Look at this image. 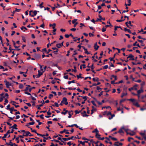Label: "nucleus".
Listing matches in <instances>:
<instances>
[{"label":"nucleus","instance_id":"nucleus-1","mask_svg":"<svg viewBox=\"0 0 146 146\" xmlns=\"http://www.w3.org/2000/svg\"><path fill=\"white\" fill-rule=\"evenodd\" d=\"M10 133V131L9 130L7 131V132L4 135V136L2 138V139H3L4 141H6V139L4 138L6 137L8 135V134H9Z\"/></svg>","mask_w":146,"mask_h":146},{"label":"nucleus","instance_id":"nucleus-2","mask_svg":"<svg viewBox=\"0 0 146 146\" xmlns=\"http://www.w3.org/2000/svg\"><path fill=\"white\" fill-rule=\"evenodd\" d=\"M62 101L64 102V104L65 105H67L68 104L67 102V99L66 97H64L62 98Z\"/></svg>","mask_w":146,"mask_h":146},{"label":"nucleus","instance_id":"nucleus-3","mask_svg":"<svg viewBox=\"0 0 146 146\" xmlns=\"http://www.w3.org/2000/svg\"><path fill=\"white\" fill-rule=\"evenodd\" d=\"M92 132L93 133H96V137L97 136L100 134H98L99 131L98 130L97 128L95 129L94 131H92Z\"/></svg>","mask_w":146,"mask_h":146},{"label":"nucleus","instance_id":"nucleus-4","mask_svg":"<svg viewBox=\"0 0 146 146\" xmlns=\"http://www.w3.org/2000/svg\"><path fill=\"white\" fill-rule=\"evenodd\" d=\"M68 131V130L64 129V130L63 131H60V134H62L64 133H65L66 134H69L70 133Z\"/></svg>","mask_w":146,"mask_h":146},{"label":"nucleus","instance_id":"nucleus-5","mask_svg":"<svg viewBox=\"0 0 146 146\" xmlns=\"http://www.w3.org/2000/svg\"><path fill=\"white\" fill-rule=\"evenodd\" d=\"M35 57L36 59H39L40 58H41V55L39 54H35Z\"/></svg>","mask_w":146,"mask_h":146},{"label":"nucleus","instance_id":"nucleus-6","mask_svg":"<svg viewBox=\"0 0 146 146\" xmlns=\"http://www.w3.org/2000/svg\"><path fill=\"white\" fill-rule=\"evenodd\" d=\"M86 112L85 111H84L83 112H81V114L83 117H88L89 115L86 114Z\"/></svg>","mask_w":146,"mask_h":146},{"label":"nucleus","instance_id":"nucleus-7","mask_svg":"<svg viewBox=\"0 0 146 146\" xmlns=\"http://www.w3.org/2000/svg\"><path fill=\"white\" fill-rule=\"evenodd\" d=\"M38 74L36 76V78H39L41 75L44 72V71L42 72H41L40 70H38Z\"/></svg>","mask_w":146,"mask_h":146},{"label":"nucleus","instance_id":"nucleus-8","mask_svg":"<svg viewBox=\"0 0 146 146\" xmlns=\"http://www.w3.org/2000/svg\"><path fill=\"white\" fill-rule=\"evenodd\" d=\"M52 49L53 50H56V51H53L52 52L53 53L55 54H57V52H58V50L56 47H52Z\"/></svg>","mask_w":146,"mask_h":146},{"label":"nucleus","instance_id":"nucleus-9","mask_svg":"<svg viewBox=\"0 0 146 146\" xmlns=\"http://www.w3.org/2000/svg\"><path fill=\"white\" fill-rule=\"evenodd\" d=\"M35 123V122L33 121L31 122H29L28 124H27L25 125L26 126L28 127V128L29 127V125H33Z\"/></svg>","mask_w":146,"mask_h":146},{"label":"nucleus","instance_id":"nucleus-10","mask_svg":"<svg viewBox=\"0 0 146 146\" xmlns=\"http://www.w3.org/2000/svg\"><path fill=\"white\" fill-rule=\"evenodd\" d=\"M94 49L96 50H97L99 48V46L97 45V42L94 45Z\"/></svg>","mask_w":146,"mask_h":146},{"label":"nucleus","instance_id":"nucleus-11","mask_svg":"<svg viewBox=\"0 0 146 146\" xmlns=\"http://www.w3.org/2000/svg\"><path fill=\"white\" fill-rule=\"evenodd\" d=\"M82 98L83 99H84V101H83L82 102V104H83L85 103V101L87 100V97L86 96H84V97H82Z\"/></svg>","mask_w":146,"mask_h":146},{"label":"nucleus","instance_id":"nucleus-12","mask_svg":"<svg viewBox=\"0 0 146 146\" xmlns=\"http://www.w3.org/2000/svg\"><path fill=\"white\" fill-rule=\"evenodd\" d=\"M130 58L129 60H135V58L134 57V56L133 55H132V54H130Z\"/></svg>","mask_w":146,"mask_h":146},{"label":"nucleus","instance_id":"nucleus-13","mask_svg":"<svg viewBox=\"0 0 146 146\" xmlns=\"http://www.w3.org/2000/svg\"><path fill=\"white\" fill-rule=\"evenodd\" d=\"M25 133H26L25 134L24 133L23 134V136L27 137L30 134V132L29 131H26Z\"/></svg>","mask_w":146,"mask_h":146},{"label":"nucleus","instance_id":"nucleus-14","mask_svg":"<svg viewBox=\"0 0 146 146\" xmlns=\"http://www.w3.org/2000/svg\"><path fill=\"white\" fill-rule=\"evenodd\" d=\"M92 97L96 101V102L98 104L100 105H101L102 104V102H99V101H98L97 100V99H96V98H94V97Z\"/></svg>","mask_w":146,"mask_h":146},{"label":"nucleus","instance_id":"nucleus-15","mask_svg":"<svg viewBox=\"0 0 146 146\" xmlns=\"http://www.w3.org/2000/svg\"><path fill=\"white\" fill-rule=\"evenodd\" d=\"M94 64H92V66H91L90 67V68L91 69V70H92V72L93 73H94V74H95L96 73V72H95L94 70Z\"/></svg>","mask_w":146,"mask_h":146},{"label":"nucleus","instance_id":"nucleus-16","mask_svg":"<svg viewBox=\"0 0 146 146\" xmlns=\"http://www.w3.org/2000/svg\"><path fill=\"white\" fill-rule=\"evenodd\" d=\"M17 124H15L13 126L11 127L10 128H11L15 129H17L18 128L17 127Z\"/></svg>","mask_w":146,"mask_h":146},{"label":"nucleus","instance_id":"nucleus-17","mask_svg":"<svg viewBox=\"0 0 146 146\" xmlns=\"http://www.w3.org/2000/svg\"><path fill=\"white\" fill-rule=\"evenodd\" d=\"M37 12H39V11H37L36 10H35L33 12V13L34 14L33 15H31V17H34V16H36L37 14Z\"/></svg>","mask_w":146,"mask_h":146},{"label":"nucleus","instance_id":"nucleus-18","mask_svg":"<svg viewBox=\"0 0 146 146\" xmlns=\"http://www.w3.org/2000/svg\"><path fill=\"white\" fill-rule=\"evenodd\" d=\"M133 105L134 106H135L137 107H140V105L138 104L137 102H133Z\"/></svg>","mask_w":146,"mask_h":146},{"label":"nucleus","instance_id":"nucleus-19","mask_svg":"<svg viewBox=\"0 0 146 146\" xmlns=\"http://www.w3.org/2000/svg\"><path fill=\"white\" fill-rule=\"evenodd\" d=\"M92 108L93 109L91 110V114H92L94 113V111H96V108H95L94 107V106H92Z\"/></svg>","mask_w":146,"mask_h":146},{"label":"nucleus","instance_id":"nucleus-20","mask_svg":"<svg viewBox=\"0 0 146 146\" xmlns=\"http://www.w3.org/2000/svg\"><path fill=\"white\" fill-rule=\"evenodd\" d=\"M98 135L99 137H96V138H97L98 140H103L105 139V138H104V137L101 138L100 137V135Z\"/></svg>","mask_w":146,"mask_h":146},{"label":"nucleus","instance_id":"nucleus-21","mask_svg":"<svg viewBox=\"0 0 146 146\" xmlns=\"http://www.w3.org/2000/svg\"><path fill=\"white\" fill-rule=\"evenodd\" d=\"M117 28H120L121 29V30H123L121 28V27L120 26H115L114 30V32H115V31L117 30Z\"/></svg>","mask_w":146,"mask_h":146},{"label":"nucleus","instance_id":"nucleus-22","mask_svg":"<svg viewBox=\"0 0 146 146\" xmlns=\"http://www.w3.org/2000/svg\"><path fill=\"white\" fill-rule=\"evenodd\" d=\"M117 28H120L121 29V30H123L121 28V27L120 26H115L114 30V32H115V31L117 30Z\"/></svg>","mask_w":146,"mask_h":146},{"label":"nucleus","instance_id":"nucleus-23","mask_svg":"<svg viewBox=\"0 0 146 146\" xmlns=\"http://www.w3.org/2000/svg\"><path fill=\"white\" fill-rule=\"evenodd\" d=\"M142 87H141L140 90H139L137 91V94H140L141 93L143 92V90L142 89Z\"/></svg>","mask_w":146,"mask_h":146},{"label":"nucleus","instance_id":"nucleus-24","mask_svg":"<svg viewBox=\"0 0 146 146\" xmlns=\"http://www.w3.org/2000/svg\"><path fill=\"white\" fill-rule=\"evenodd\" d=\"M107 23H108L109 24V25H107L106 26H105V27H109L110 26H111V27H113V26L112 25H111V24L110 23V21H108L107 22Z\"/></svg>","mask_w":146,"mask_h":146},{"label":"nucleus","instance_id":"nucleus-25","mask_svg":"<svg viewBox=\"0 0 146 146\" xmlns=\"http://www.w3.org/2000/svg\"><path fill=\"white\" fill-rule=\"evenodd\" d=\"M82 75V74L80 73L79 74V75H76V77L78 79H79V78H84L81 76Z\"/></svg>","mask_w":146,"mask_h":146},{"label":"nucleus","instance_id":"nucleus-26","mask_svg":"<svg viewBox=\"0 0 146 146\" xmlns=\"http://www.w3.org/2000/svg\"><path fill=\"white\" fill-rule=\"evenodd\" d=\"M44 3L43 2H42L41 3V4H40L39 5H36L38 6H39V7L40 8H42L44 7V6L42 5Z\"/></svg>","mask_w":146,"mask_h":146},{"label":"nucleus","instance_id":"nucleus-27","mask_svg":"<svg viewBox=\"0 0 146 146\" xmlns=\"http://www.w3.org/2000/svg\"><path fill=\"white\" fill-rule=\"evenodd\" d=\"M74 69H72V72H77V70H76V66H74Z\"/></svg>","mask_w":146,"mask_h":146},{"label":"nucleus","instance_id":"nucleus-28","mask_svg":"<svg viewBox=\"0 0 146 146\" xmlns=\"http://www.w3.org/2000/svg\"><path fill=\"white\" fill-rule=\"evenodd\" d=\"M43 106V105H42V104H41L39 106L37 105L36 106V107H37V108L38 110H40L41 108L40 107L42 106Z\"/></svg>","mask_w":146,"mask_h":146},{"label":"nucleus","instance_id":"nucleus-29","mask_svg":"<svg viewBox=\"0 0 146 146\" xmlns=\"http://www.w3.org/2000/svg\"><path fill=\"white\" fill-rule=\"evenodd\" d=\"M127 100L128 101H130L131 102H132L133 103V102H135V100L134 99H127Z\"/></svg>","mask_w":146,"mask_h":146},{"label":"nucleus","instance_id":"nucleus-30","mask_svg":"<svg viewBox=\"0 0 146 146\" xmlns=\"http://www.w3.org/2000/svg\"><path fill=\"white\" fill-rule=\"evenodd\" d=\"M0 6L2 7L3 8V9H4V8L5 7L6 4L5 3H1L0 4Z\"/></svg>","mask_w":146,"mask_h":146},{"label":"nucleus","instance_id":"nucleus-31","mask_svg":"<svg viewBox=\"0 0 146 146\" xmlns=\"http://www.w3.org/2000/svg\"><path fill=\"white\" fill-rule=\"evenodd\" d=\"M52 106H56V107H59V105L57 103L55 102L54 103V104L52 105Z\"/></svg>","mask_w":146,"mask_h":146},{"label":"nucleus","instance_id":"nucleus-32","mask_svg":"<svg viewBox=\"0 0 146 146\" xmlns=\"http://www.w3.org/2000/svg\"><path fill=\"white\" fill-rule=\"evenodd\" d=\"M132 64L133 65H137V64H141V63L140 62H138L137 63H134V62H132Z\"/></svg>","mask_w":146,"mask_h":146},{"label":"nucleus","instance_id":"nucleus-33","mask_svg":"<svg viewBox=\"0 0 146 146\" xmlns=\"http://www.w3.org/2000/svg\"><path fill=\"white\" fill-rule=\"evenodd\" d=\"M138 86V85L137 84H135V85H134L133 86V89H134L135 90H137V88H136V87H137Z\"/></svg>","mask_w":146,"mask_h":146},{"label":"nucleus","instance_id":"nucleus-34","mask_svg":"<svg viewBox=\"0 0 146 146\" xmlns=\"http://www.w3.org/2000/svg\"><path fill=\"white\" fill-rule=\"evenodd\" d=\"M11 46V45H9V50L10 51H8V53H10L11 52H12V50H14V49H12L11 48V47H10Z\"/></svg>","mask_w":146,"mask_h":146},{"label":"nucleus","instance_id":"nucleus-35","mask_svg":"<svg viewBox=\"0 0 146 146\" xmlns=\"http://www.w3.org/2000/svg\"><path fill=\"white\" fill-rule=\"evenodd\" d=\"M23 85L21 84H20L19 86V88L20 89H22L23 88Z\"/></svg>","mask_w":146,"mask_h":146},{"label":"nucleus","instance_id":"nucleus-36","mask_svg":"<svg viewBox=\"0 0 146 146\" xmlns=\"http://www.w3.org/2000/svg\"><path fill=\"white\" fill-rule=\"evenodd\" d=\"M78 142H79L80 143V144H82V145L84 146L85 145V144H84V142H83L82 141H79V140L78 141Z\"/></svg>","mask_w":146,"mask_h":146},{"label":"nucleus","instance_id":"nucleus-37","mask_svg":"<svg viewBox=\"0 0 146 146\" xmlns=\"http://www.w3.org/2000/svg\"><path fill=\"white\" fill-rule=\"evenodd\" d=\"M11 103H12V104L14 106V105H15V103H16L17 104H18V103H17L16 102H15L14 101H11Z\"/></svg>","mask_w":146,"mask_h":146},{"label":"nucleus","instance_id":"nucleus-38","mask_svg":"<svg viewBox=\"0 0 146 146\" xmlns=\"http://www.w3.org/2000/svg\"><path fill=\"white\" fill-rule=\"evenodd\" d=\"M35 88V87H31V88H29V91L31 92L32 91V89H34Z\"/></svg>","mask_w":146,"mask_h":146},{"label":"nucleus","instance_id":"nucleus-39","mask_svg":"<svg viewBox=\"0 0 146 146\" xmlns=\"http://www.w3.org/2000/svg\"><path fill=\"white\" fill-rule=\"evenodd\" d=\"M111 117H110L108 118L110 120L111 119L113 118V117L115 116V115L114 114H111Z\"/></svg>","mask_w":146,"mask_h":146},{"label":"nucleus","instance_id":"nucleus-40","mask_svg":"<svg viewBox=\"0 0 146 146\" xmlns=\"http://www.w3.org/2000/svg\"><path fill=\"white\" fill-rule=\"evenodd\" d=\"M126 100V99H122L120 101V104H121V103L124 102L126 100Z\"/></svg>","mask_w":146,"mask_h":146},{"label":"nucleus","instance_id":"nucleus-41","mask_svg":"<svg viewBox=\"0 0 146 146\" xmlns=\"http://www.w3.org/2000/svg\"><path fill=\"white\" fill-rule=\"evenodd\" d=\"M127 93H126L125 94L124 93H123L121 95V98H122L124 96L127 95Z\"/></svg>","mask_w":146,"mask_h":146},{"label":"nucleus","instance_id":"nucleus-42","mask_svg":"<svg viewBox=\"0 0 146 146\" xmlns=\"http://www.w3.org/2000/svg\"><path fill=\"white\" fill-rule=\"evenodd\" d=\"M74 136H72V137H68V140H70V139H72V140H74V139H73V138H74Z\"/></svg>","mask_w":146,"mask_h":146},{"label":"nucleus","instance_id":"nucleus-43","mask_svg":"<svg viewBox=\"0 0 146 146\" xmlns=\"http://www.w3.org/2000/svg\"><path fill=\"white\" fill-rule=\"evenodd\" d=\"M68 89H69V90H75L76 89V88H72L71 87H69L68 88Z\"/></svg>","mask_w":146,"mask_h":146},{"label":"nucleus","instance_id":"nucleus-44","mask_svg":"<svg viewBox=\"0 0 146 146\" xmlns=\"http://www.w3.org/2000/svg\"><path fill=\"white\" fill-rule=\"evenodd\" d=\"M118 133H124V132L121 129H120L119 131H118Z\"/></svg>","mask_w":146,"mask_h":146},{"label":"nucleus","instance_id":"nucleus-45","mask_svg":"<svg viewBox=\"0 0 146 146\" xmlns=\"http://www.w3.org/2000/svg\"><path fill=\"white\" fill-rule=\"evenodd\" d=\"M77 21V19H75L72 21V23L73 24H74Z\"/></svg>","mask_w":146,"mask_h":146},{"label":"nucleus","instance_id":"nucleus-46","mask_svg":"<svg viewBox=\"0 0 146 146\" xmlns=\"http://www.w3.org/2000/svg\"><path fill=\"white\" fill-rule=\"evenodd\" d=\"M22 40H23V42H25L26 39L25 38V37L24 36H22Z\"/></svg>","mask_w":146,"mask_h":146},{"label":"nucleus","instance_id":"nucleus-47","mask_svg":"<svg viewBox=\"0 0 146 146\" xmlns=\"http://www.w3.org/2000/svg\"><path fill=\"white\" fill-rule=\"evenodd\" d=\"M96 89L98 90H100L101 91L102 90V88L99 87V86H97Z\"/></svg>","mask_w":146,"mask_h":146},{"label":"nucleus","instance_id":"nucleus-48","mask_svg":"<svg viewBox=\"0 0 146 146\" xmlns=\"http://www.w3.org/2000/svg\"><path fill=\"white\" fill-rule=\"evenodd\" d=\"M76 51H77L76 50H75L74 51V53L73 54V55H72V57H74V55H76L77 54V53L76 52Z\"/></svg>","mask_w":146,"mask_h":146},{"label":"nucleus","instance_id":"nucleus-49","mask_svg":"<svg viewBox=\"0 0 146 146\" xmlns=\"http://www.w3.org/2000/svg\"><path fill=\"white\" fill-rule=\"evenodd\" d=\"M44 115L42 114L40 115L39 116L40 118L42 119H44V117H43L44 116Z\"/></svg>","mask_w":146,"mask_h":146},{"label":"nucleus","instance_id":"nucleus-50","mask_svg":"<svg viewBox=\"0 0 146 146\" xmlns=\"http://www.w3.org/2000/svg\"><path fill=\"white\" fill-rule=\"evenodd\" d=\"M10 105L9 104H8L7 106V108L6 109L8 110H9L10 109Z\"/></svg>","mask_w":146,"mask_h":146},{"label":"nucleus","instance_id":"nucleus-51","mask_svg":"<svg viewBox=\"0 0 146 146\" xmlns=\"http://www.w3.org/2000/svg\"><path fill=\"white\" fill-rule=\"evenodd\" d=\"M19 137H17L16 138V140L17 141V143H18L19 142Z\"/></svg>","mask_w":146,"mask_h":146},{"label":"nucleus","instance_id":"nucleus-52","mask_svg":"<svg viewBox=\"0 0 146 146\" xmlns=\"http://www.w3.org/2000/svg\"><path fill=\"white\" fill-rule=\"evenodd\" d=\"M82 139L83 140H86L87 141H90V140L89 139H87L84 137H82Z\"/></svg>","mask_w":146,"mask_h":146},{"label":"nucleus","instance_id":"nucleus-53","mask_svg":"<svg viewBox=\"0 0 146 146\" xmlns=\"http://www.w3.org/2000/svg\"><path fill=\"white\" fill-rule=\"evenodd\" d=\"M56 46L58 48H60L61 46L60 45V44H57L56 45Z\"/></svg>","mask_w":146,"mask_h":146},{"label":"nucleus","instance_id":"nucleus-54","mask_svg":"<svg viewBox=\"0 0 146 146\" xmlns=\"http://www.w3.org/2000/svg\"><path fill=\"white\" fill-rule=\"evenodd\" d=\"M135 132L133 131L132 133H129V135H130L131 136H133L134 135H135Z\"/></svg>","mask_w":146,"mask_h":146},{"label":"nucleus","instance_id":"nucleus-55","mask_svg":"<svg viewBox=\"0 0 146 146\" xmlns=\"http://www.w3.org/2000/svg\"><path fill=\"white\" fill-rule=\"evenodd\" d=\"M91 102L92 103V104H93V105H94V106H97V105H96V104L95 103L94 101H91Z\"/></svg>","mask_w":146,"mask_h":146},{"label":"nucleus","instance_id":"nucleus-56","mask_svg":"<svg viewBox=\"0 0 146 146\" xmlns=\"http://www.w3.org/2000/svg\"><path fill=\"white\" fill-rule=\"evenodd\" d=\"M37 135L38 136H40L42 137H44V136H45V135H44V134L42 135L41 134H39L38 133L37 134Z\"/></svg>","mask_w":146,"mask_h":146},{"label":"nucleus","instance_id":"nucleus-57","mask_svg":"<svg viewBox=\"0 0 146 146\" xmlns=\"http://www.w3.org/2000/svg\"><path fill=\"white\" fill-rule=\"evenodd\" d=\"M128 24L129 25V26L131 27H133V25L131 24V21H128Z\"/></svg>","mask_w":146,"mask_h":146},{"label":"nucleus","instance_id":"nucleus-58","mask_svg":"<svg viewBox=\"0 0 146 146\" xmlns=\"http://www.w3.org/2000/svg\"><path fill=\"white\" fill-rule=\"evenodd\" d=\"M81 112V111H78L77 110H76L75 111V112L76 114H78Z\"/></svg>","mask_w":146,"mask_h":146},{"label":"nucleus","instance_id":"nucleus-59","mask_svg":"<svg viewBox=\"0 0 146 146\" xmlns=\"http://www.w3.org/2000/svg\"><path fill=\"white\" fill-rule=\"evenodd\" d=\"M130 139L133 140L134 139L132 137H129L128 139V141L129 142H130Z\"/></svg>","mask_w":146,"mask_h":146},{"label":"nucleus","instance_id":"nucleus-60","mask_svg":"<svg viewBox=\"0 0 146 146\" xmlns=\"http://www.w3.org/2000/svg\"><path fill=\"white\" fill-rule=\"evenodd\" d=\"M95 56H92V60L94 62H97L98 60L96 59H95L94 58Z\"/></svg>","mask_w":146,"mask_h":146},{"label":"nucleus","instance_id":"nucleus-61","mask_svg":"<svg viewBox=\"0 0 146 146\" xmlns=\"http://www.w3.org/2000/svg\"><path fill=\"white\" fill-rule=\"evenodd\" d=\"M108 65H106L104 66L103 68V69H107L108 68Z\"/></svg>","mask_w":146,"mask_h":146},{"label":"nucleus","instance_id":"nucleus-62","mask_svg":"<svg viewBox=\"0 0 146 146\" xmlns=\"http://www.w3.org/2000/svg\"><path fill=\"white\" fill-rule=\"evenodd\" d=\"M135 137L138 138L140 140H143V138H141L140 137H138L137 136H136Z\"/></svg>","mask_w":146,"mask_h":146},{"label":"nucleus","instance_id":"nucleus-63","mask_svg":"<svg viewBox=\"0 0 146 146\" xmlns=\"http://www.w3.org/2000/svg\"><path fill=\"white\" fill-rule=\"evenodd\" d=\"M53 95L52 94H50L48 96V98L50 99L53 96Z\"/></svg>","mask_w":146,"mask_h":146},{"label":"nucleus","instance_id":"nucleus-64","mask_svg":"<svg viewBox=\"0 0 146 146\" xmlns=\"http://www.w3.org/2000/svg\"><path fill=\"white\" fill-rule=\"evenodd\" d=\"M89 35L90 36H90H94V35L93 34H92L91 33H89Z\"/></svg>","mask_w":146,"mask_h":146}]
</instances>
